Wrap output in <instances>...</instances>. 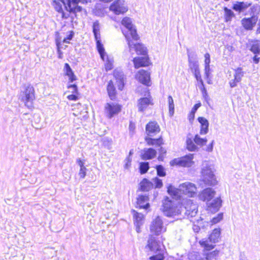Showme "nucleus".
Segmentation results:
<instances>
[{
    "mask_svg": "<svg viewBox=\"0 0 260 260\" xmlns=\"http://www.w3.org/2000/svg\"><path fill=\"white\" fill-rule=\"evenodd\" d=\"M121 24L124 27L122 29V32L127 42L130 51L134 49L138 54L147 56L146 48L142 44L135 43L133 42L137 41L139 37L136 29L132 24L131 19L128 17L123 18Z\"/></svg>",
    "mask_w": 260,
    "mask_h": 260,
    "instance_id": "f257e3e1",
    "label": "nucleus"
},
{
    "mask_svg": "<svg viewBox=\"0 0 260 260\" xmlns=\"http://www.w3.org/2000/svg\"><path fill=\"white\" fill-rule=\"evenodd\" d=\"M214 167L205 161L202 165V176L203 181L208 185H214L216 184V179L214 174Z\"/></svg>",
    "mask_w": 260,
    "mask_h": 260,
    "instance_id": "f03ea898",
    "label": "nucleus"
},
{
    "mask_svg": "<svg viewBox=\"0 0 260 260\" xmlns=\"http://www.w3.org/2000/svg\"><path fill=\"white\" fill-rule=\"evenodd\" d=\"M147 246L151 251L156 253L158 252V254L151 256L150 260H162L164 259L163 246L159 241H156L154 237L149 236Z\"/></svg>",
    "mask_w": 260,
    "mask_h": 260,
    "instance_id": "7ed1b4c3",
    "label": "nucleus"
},
{
    "mask_svg": "<svg viewBox=\"0 0 260 260\" xmlns=\"http://www.w3.org/2000/svg\"><path fill=\"white\" fill-rule=\"evenodd\" d=\"M179 209L181 211V214L183 213L187 218L194 217L198 212L197 204L190 199L184 201Z\"/></svg>",
    "mask_w": 260,
    "mask_h": 260,
    "instance_id": "20e7f679",
    "label": "nucleus"
},
{
    "mask_svg": "<svg viewBox=\"0 0 260 260\" xmlns=\"http://www.w3.org/2000/svg\"><path fill=\"white\" fill-rule=\"evenodd\" d=\"M173 202L168 197H166L162 201V210L164 214L168 217H173L181 215V211L179 207L175 206Z\"/></svg>",
    "mask_w": 260,
    "mask_h": 260,
    "instance_id": "39448f33",
    "label": "nucleus"
},
{
    "mask_svg": "<svg viewBox=\"0 0 260 260\" xmlns=\"http://www.w3.org/2000/svg\"><path fill=\"white\" fill-rule=\"evenodd\" d=\"M21 96V100L25 103V106L28 108H31L32 107L33 101L35 99L34 87L30 85L27 86Z\"/></svg>",
    "mask_w": 260,
    "mask_h": 260,
    "instance_id": "423d86ee",
    "label": "nucleus"
},
{
    "mask_svg": "<svg viewBox=\"0 0 260 260\" xmlns=\"http://www.w3.org/2000/svg\"><path fill=\"white\" fill-rule=\"evenodd\" d=\"M193 158V154H189L181 157L174 158L170 161L171 166H178L183 167H190L193 164L192 159Z\"/></svg>",
    "mask_w": 260,
    "mask_h": 260,
    "instance_id": "0eeeda50",
    "label": "nucleus"
},
{
    "mask_svg": "<svg viewBox=\"0 0 260 260\" xmlns=\"http://www.w3.org/2000/svg\"><path fill=\"white\" fill-rule=\"evenodd\" d=\"M188 58V66L191 73L194 76L199 77L201 74L198 61L197 60V54L193 52H190L187 50Z\"/></svg>",
    "mask_w": 260,
    "mask_h": 260,
    "instance_id": "6e6552de",
    "label": "nucleus"
},
{
    "mask_svg": "<svg viewBox=\"0 0 260 260\" xmlns=\"http://www.w3.org/2000/svg\"><path fill=\"white\" fill-rule=\"evenodd\" d=\"M179 190L180 193L190 197H193L197 193L196 185L193 183L188 182L181 184L179 186Z\"/></svg>",
    "mask_w": 260,
    "mask_h": 260,
    "instance_id": "1a4fd4ad",
    "label": "nucleus"
},
{
    "mask_svg": "<svg viewBox=\"0 0 260 260\" xmlns=\"http://www.w3.org/2000/svg\"><path fill=\"white\" fill-rule=\"evenodd\" d=\"M121 110V107L118 104L114 103H107L105 106V113L108 118H112L118 114Z\"/></svg>",
    "mask_w": 260,
    "mask_h": 260,
    "instance_id": "9d476101",
    "label": "nucleus"
},
{
    "mask_svg": "<svg viewBox=\"0 0 260 260\" xmlns=\"http://www.w3.org/2000/svg\"><path fill=\"white\" fill-rule=\"evenodd\" d=\"M67 5L66 9L70 12L77 13L80 12L82 10V8L78 4L79 3L82 4L87 3V0H67Z\"/></svg>",
    "mask_w": 260,
    "mask_h": 260,
    "instance_id": "9b49d317",
    "label": "nucleus"
},
{
    "mask_svg": "<svg viewBox=\"0 0 260 260\" xmlns=\"http://www.w3.org/2000/svg\"><path fill=\"white\" fill-rule=\"evenodd\" d=\"M110 10L116 15L123 14L127 11L124 0H117L114 2L110 7Z\"/></svg>",
    "mask_w": 260,
    "mask_h": 260,
    "instance_id": "f8f14e48",
    "label": "nucleus"
},
{
    "mask_svg": "<svg viewBox=\"0 0 260 260\" xmlns=\"http://www.w3.org/2000/svg\"><path fill=\"white\" fill-rule=\"evenodd\" d=\"M136 79L142 84L150 86L151 85L150 73L148 71L141 70L136 75Z\"/></svg>",
    "mask_w": 260,
    "mask_h": 260,
    "instance_id": "ddd939ff",
    "label": "nucleus"
},
{
    "mask_svg": "<svg viewBox=\"0 0 260 260\" xmlns=\"http://www.w3.org/2000/svg\"><path fill=\"white\" fill-rule=\"evenodd\" d=\"M163 226L162 219L159 216H157L153 220L150 225V231L155 235H159L163 231H165Z\"/></svg>",
    "mask_w": 260,
    "mask_h": 260,
    "instance_id": "4468645a",
    "label": "nucleus"
},
{
    "mask_svg": "<svg viewBox=\"0 0 260 260\" xmlns=\"http://www.w3.org/2000/svg\"><path fill=\"white\" fill-rule=\"evenodd\" d=\"M234 72V78L230 80L229 81V84L231 88H234L237 86V84L241 82L245 74L242 69L240 67L235 69Z\"/></svg>",
    "mask_w": 260,
    "mask_h": 260,
    "instance_id": "2eb2a0df",
    "label": "nucleus"
},
{
    "mask_svg": "<svg viewBox=\"0 0 260 260\" xmlns=\"http://www.w3.org/2000/svg\"><path fill=\"white\" fill-rule=\"evenodd\" d=\"M215 193V192L212 188H207L199 194V198L200 200L208 203L214 197Z\"/></svg>",
    "mask_w": 260,
    "mask_h": 260,
    "instance_id": "dca6fc26",
    "label": "nucleus"
},
{
    "mask_svg": "<svg viewBox=\"0 0 260 260\" xmlns=\"http://www.w3.org/2000/svg\"><path fill=\"white\" fill-rule=\"evenodd\" d=\"M222 201L220 198H217L211 202L207 203V210L211 212L218 211L221 206Z\"/></svg>",
    "mask_w": 260,
    "mask_h": 260,
    "instance_id": "f3484780",
    "label": "nucleus"
},
{
    "mask_svg": "<svg viewBox=\"0 0 260 260\" xmlns=\"http://www.w3.org/2000/svg\"><path fill=\"white\" fill-rule=\"evenodd\" d=\"M146 133L149 137H153L160 131L158 124L155 122H150L146 126Z\"/></svg>",
    "mask_w": 260,
    "mask_h": 260,
    "instance_id": "a211bd4d",
    "label": "nucleus"
},
{
    "mask_svg": "<svg viewBox=\"0 0 260 260\" xmlns=\"http://www.w3.org/2000/svg\"><path fill=\"white\" fill-rule=\"evenodd\" d=\"M156 153V151L153 148H144L141 151V157L143 160H149L154 158Z\"/></svg>",
    "mask_w": 260,
    "mask_h": 260,
    "instance_id": "6ab92c4d",
    "label": "nucleus"
},
{
    "mask_svg": "<svg viewBox=\"0 0 260 260\" xmlns=\"http://www.w3.org/2000/svg\"><path fill=\"white\" fill-rule=\"evenodd\" d=\"M133 62L135 68L148 66L149 64V59L148 56L137 57L133 59Z\"/></svg>",
    "mask_w": 260,
    "mask_h": 260,
    "instance_id": "aec40b11",
    "label": "nucleus"
},
{
    "mask_svg": "<svg viewBox=\"0 0 260 260\" xmlns=\"http://www.w3.org/2000/svg\"><path fill=\"white\" fill-rule=\"evenodd\" d=\"M114 76L118 82V89L122 90L124 85V75L123 72L121 70L116 69L114 71Z\"/></svg>",
    "mask_w": 260,
    "mask_h": 260,
    "instance_id": "412c9836",
    "label": "nucleus"
},
{
    "mask_svg": "<svg viewBox=\"0 0 260 260\" xmlns=\"http://www.w3.org/2000/svg\"><path fill=\"white\" fill-rule=\"evenodd\" d=\"M151 98L145 97L140 99L138 102V107L139 111H144L149 105H152Z\"/></svg>",
    "mask_w": 260,
    "mask_h": 260,
    "instance_id": "4be33fe9",
    "label": "nucleus"
},
{
    "mask_svg": "<svg viewBox=\"0 0 260 260\" xmlns=\"http://www.w3.org/2000/svg\"><path fill=\"white\" fill-rule=\"evenodd\" d=\"M148 196L146 194L139 196L137 198V205L139 208L147 209L150 206L148 203Z\"/></svg>",
    "mask_w": 260,
    "mask_h": 260,
    "instance_id": "5701e85b",
    "label": "nucleus"
},
{
    "mask_svg": "<svg viewBox=\"0 0 260 260\" xmlns=\"http://www.w3.org/2000/svg\"><path fill=\"white\" fill-rule=\"evenodd\" d=\"M251 3L249 2H237L235 4H234L233 6V9L235 11L238 12L239 13H241L243 12L244 10H246L248 7L251 6Z\"/></svg>",
    "mask_w": 260,
    "mask_h": 260,
    "instance_id": "b1692460",
    "label": "nucleus"
},
{
    "mask_svg": "<svg viewBox=\"0 0 260 260\" xmlns=\"http://www.w3.org/2000/svg\"><path fill=\"white\" fill-rule=\"evenodd\" d=\"M44 254V260H58L56 256L57 251L53 248H46Z\"/></svg>",
    "mask_w": 260,
    "mask_h": 260,
    "instance_id": "393cba45",
    "label": "nucleus"
},
{
    "mask_svg": "<svg viewBox=\"0 0 260 260\" xmlns=\"http://www.w3.org/2000/svg\"><path fill=\"white\" fill-rule=\"evenodd\" d=\"M63 71L65 75L68 77L70 82L72 83L77 80V77L68 63L64 64Z\"/></svg>",
    "mask_w": 260,
    "mask_h": 260,
    "instance_id": "a878e982",
    "label": "nucleus"
},
{
    "mask_svg": "<svg viewBox=\"0 0 260 260\" xmlns=\"http://www.w3.org/2000/svg\"><path fill=\"white\" fill-rule=\"evenodd\" d=\"M201 124L200 134L205 135L208 132L209 122L207 119L203 117H200L198 119Z\"/></svg>",
    "mask_w": 260,
    "mask_h": 260,
    "instance_id": "bb28decb",
    "label": "nucleus"
},
{
    "mask_svg": "<svg viewBox=\"0 0 260 260\" xmlns=\"http://www.w3.org/2000/svg\"><path fill=\"white\" fill-rule=\"evenodd\" d=\"M243 27L247 30L251 29L256 23V19L254 16L249 18H243L242 21Z\"/></svg>",
    "mask_w": 260,
    "mask_h": 260,
    "instance_id": "cd10ccee",
    "label": "nucleus"
},
{
    "mask_svg": "<svg viewBox=\"0 0 260 260\" xmlns=\"http://www.w3.org/2000/svg\"><path fill=\"white\" fill-rule=\"evenodd\" d=\"M140 189L142 191H147L153 187V183L145 178L140 182Z\"/></svg>",
    "mask_w": 260,
    "mask_h": 260,
    "instance_id": "c85d7f7f",
    "label": "nucleus"
},
{
    "mask_svg": "<svg viewBox=\"0 0 260 260\" xmlns=\"http://www.w3.org/2000/svg\"><path fill=\"white\" fill-rule=\"evenodd\" d=\"M145 141L148 145H155L159 147L163 144V140L161 137L158 139H153L147 137L145 138Z\"/></svg>",
    "mask_w": 260,
    "mask_h": 260,
    "instance_id": "c756f323",
    "label": "nucleus"
},
{
    "mask_svg": "<svg viewBox=\"0 0 260 260\" xmlns=\"http://www.w3.org/2000/svg\"><path fill=\"white\" fill-rule=\"evenodd\" d=\"M100 28L101 25L99 21L96 20L93 22L92 24V32L95 39H99L101 38Z\"/></svg>",
    "mask_w": 260,
    "mask_h": 260,
    "instance_id": "7c9ffc66",
    "label": "nucleus"
},
{
    "mask_svg": "<svg viewBox=\"0 0 260 260\" xmlns=\"http://www.w3.org/2000/svg\"><path fill=\"white\" fill-rule=\"evenodd\" d=\"M132 212L133 214L135 224L142 225L143 220L144 219V215L141 213L137 212L134 210H132Z\"/></svg>",
    "mask_w": 260,
    "mask_h": 260,
    "instance_id": "2f4dec72",
    "label": "nucleus"
},
{
    "mask_svg": "<svg viewBox=\"0 0 260 260\" xmlns=\"http://www.w3.org/2000/svg\"><path fill=\"white\" fill-rule=\"evenodd\" d=\"M95 40L96 41L97 50L100 55V57L103 60L105 61V56L106 55V52L103 45L101 42V38L99 39Z\"/></svg>",
    "mask_w": 260,
    "mask_h": 260,
    "instance_id": "473e14b6",
    "label": "nucleus"
},
{
    "mask_svg": "<svg viewBox=\"0 0 260 260\" xmlns=\"http://www.w3.org/2000/svg\"><path fill=\"white\" fill-rule=\"evenodd\" d=\"M220 235V230L215 229L209 237L210 242L216 243L218 241Z\"/></svg>",
    "mask_w": 260,
    "mask_h": 260,
    "instance_id": "72a5a7b5",
    "label": "nucleus"
},
{
    "mask_svg": "<svg viewBox=\"0 0 260 260\" xmlns=\"http://www.w3.org/2000/svg\"><path fill=\"white\" fill-rule=\"evenodd\" d=\"M215 243L210 242L209 238L208 239H202L200 241V245L205 248L206 250H210L214 247Z\"/></svg>",
    "mask_w": 260,
    "mask_h": 260,
    "instance_id": "f704fd0d",
    "label": "nucleus"
},
{
    "mask_svg": "<svg viewBox=\"0 0 260 260\" xmlns=\"http://www.w3.org/2000/svg\"><path fill=\"white\" fill-rule=\"evenodd\" d=\"M107 89L110 98L113 100L116 94V89L111 80L108 82Z\"/></svg>",
    "mask_w": 260,
    "mask_h": 260,
    "instance_id": "c9c22d12",
    "label": "nucleus"
},
{
    "mask_svg": "<svg viewBox=\"0 0 260 260\" xmlns=\"http://www.w3.org/2000/svg\"><path fill=\"white\" fill-rule=\"evenodd\" d=\"M168 193L173 197V198L178 199L180 197V190L178 188L173 187L172 185H169L168 187Z\"/></svg>",
    "mask_w": 260,
    "mask_h": 260,
    "instance_id": "e433bc0d",
    "label": "nucleus"
},
{
    "mask_svg": "<svg viewBox=\"0 0 260 260\" xmlns=\"http://www.w3.org/2000/svg\"><path fill=\"white\" fill-rule=\"evenodd\" d=\"M186 148L189 151H196L198 150V147L194 144L193 141L190 138H187L186 141Z\"/></svg>",
    "mask_w": 260,
    "mask_h": 260,
    "instance_id": "4c0bfd02",
    "label": "nucleus"
},
{
    "mask_svg": "<svg viewBox=\"0 0 260 260\" xmlns=\"http://www.w3.org/2000/svg\"><path fill=\"white\" fill-rule=\"evenodd\" d=\"M224 11L225 13V21H230L232 18L235 16L234 13L231 9H229L226 7H224Z\"/></svg>",
    "mask_w": 260,
    "mask_h": 260,
    "instance_id": "58836bf2",
    "label": "nucleus"
},
{
    "mask_svg": "<svg viewBox=\"0 0 260 260\" xmlns=\"http://www.w3.org/2000/svg\"><path fill=\"white\" fill-rule=\"evenodd\" d=\"M149 169L148 162H141L140 163L139 170L141 174H145Z\"/></svg>",
    "mask_w": 260,
    "mask_h": 260,
    "instance_id": "ea45409f",
    "label": "nucleus"
},
{
    "mask_svg": "<svg viewBox=\"0 0 260 260\" xmlns=\"http://www.w3.org/2000/svg\"><path fill=\"white\" fill-rule=\"evenodd\" d=\"M113 59L107 56V59L105 63V70L107 72L111 70L113 68Z\"/></svg>",
    "mask_w": 260,
    "mask_h": 260,
    "instance_id": "a19ab883",
    "label": "nucleus"
},
{
    "mask_svg": "<svg viewBox=\"0 0 260 260\" xmlns=\"http://www.w3.org/2000/svg\"><path fill=\"white\" fill-rule=\"evenodd\" d=\"M194 142L198 145L202 146L207 142V139L202 138L198 135H196L193 139Z\"/></svg>",
    "mask_w": 260,
    "mask_h": 260,
    "instance_id": "79ce46f5",
    "label": "nucleus"
},
{
    "mask_svg": "<svg viewBox=\"0 0 260 260\" xmlns=\"http://www.w3.org/2000/svg\"><path fill=\"white\" fill-rule=\"evenodd\" d=\"M168 105H169V114L170 116H173L174 113V100L172 96L169 95L168 96Z\"/></svg>",
    "mask_w": 260,
    "mask_h": 260,
    "instance_id": "37998d69",
    "label": "nucleus"
},
{
    "mask_svg": "<svg viewBox=\"0 0 260 260\" xmlns=\"http://www.w3.org/2000/svg\"><path fill=\"white\" fill-rule=\"evenodd\" d=\"M251 51L255 54H258L260 52V41H256L255 42L251 47Z\"/></svg>",
    "mask_w": 260,
    "mask_h": 260,
    "instance_id": "c03bdc74",
    "label": "nucleus"
},
{
    "mask_svg": "<svg viewBox=\"0 0 260 260\" xmlns=\"http://www.w3.org/2000/svg\"><path fill=\"white\" fill-rule=\"evenodd\" d=\"M93 14L98 17H103L105 16V11L103 8H99L98 6H95L93 11Z\"/></svg>",
    "mask_w": 260,
    "mask_h": 260,
    "instance_id": "a18cd8bd",
    "label": "nucleus"
},
{
    "mask_svg": "<svg viewBox=\"0 0 260 260\" xmlns=\"http://www.w3.org/2000/svg\"><path fill=\"white\" fill-rule=\"evenodd\" d=\"M157 175L160 177L166 176V172L164 167L161 165H158L156 167Z\"/></svg>",
    "mask_w": 260,
    "mask_h": 260,
    "instance_id": "49530a36",
    "label": "nucleus"
},
{
    "mask_svg": "<svg viewBox=\"0 0 260 260\" xmlns=\"http://www.w3.org/2000/svg\"><path fill=\"white\" fill-rule=\"evenodd\" d=\"M153 185H155V188H161L162 186V180L157 177L153 179Z\"/></svg>",
    "mask_w": 260,
    "mask_h": 260,
    "instance_id": "de8ad7c7",
    "label": "nucleus"
},
{
    "mask_svg": "<svg viewBox=\"0 0 260 260\" xmlns=\"http://www.w3.org/2000/svg\"><path fill=\"white\" fill-rule=\"evenodd\" d=\"M223 218V214L219 213L216 217L212 218L211 220L212 224H215L219 222Z\"/></svg>",
    "mask_w": 260,
    "mask_h": 260,
    "instance_id": "09e8293b",
    "label": "nucleus"
},
{
    "mask_svg": "<svg viewBox=\"0 0 260 260\" xmlns=\"http://www.w3.org/2000/svg\"><path fill=\"white\" fill-rule=\"evenodd\" d=\"M200 90L201 91L203 98L206 102H208L210 98L209 97L206 88L203 87L202 89H201Z\"/></svg>",
    "mask_w": 260,
    "mask_h": 260,
    "instance_id": "8fccbe9b",
    "label": "nucleus"
},
{
    "mask_svg": "<svg viewBox=\"0 0 260 260\" xmlns=\"http://www.w3.org/2000/svg\"><path fill=\"white\" fill-rule=\"evenodd\" d=\"M74 35V32L73 31H70V34L68 35L66 38H64L63 42L67 44L70 43L69 41L73 39Z\"/></svg>",
    "mask_w": 260,
    "mask_h": 260,
    "instance_id": "3c124183",
    "label": "nucleus"
},
{
    "mask_svg": "<svg viewBox=\"0 0 260 260\" xmlns=\"http://www.w3.org/2000/svg\"><path fill=\"white\" fill-rule=\"evenodd\" d=\"M124 161H125L124 168L127 169L131 166V162H132V158H131V157L127 156L125 159Z\"/></svg>",
    "mask_w": 260,
    "mask_h": 260,
    "instance_id": "603ef678",
    "label": "nucleus"
},
{
    "mask_svg": "<svg viewBox=\"0 0 260 260\" xmlns=\"http://www.w3.org/2000/svg\"><path fill=\"white\" fill-rule=\"evenodd\" d=\"M194 77H195L196 79L197 80V81L200 84V85H199V87L200 89H202L203 87H205L203 80H202V79L201 78V75L199 74V78H198V77L197 78V76H194Z\"/></svg>",
    "mask_w": 260,
    "mask_h": 260,
    "instance_id": "864d4df0",
    "label": "nucleus"
},
{
    "mask_svg": "<svg viewBox=\"0 0 260 260\" xmlns=\"http://www.w3.org/2000/svg\"><path fill=\"white\" fill-rule=\"evenodd\" d=\"M205 78H209V77L210 76L211 70L210 69V66H205Z\"/></svg>",
    "mask_w": 260,
    "mask_h": 260,
    "instance_id": "5fc2aeb1",
    "label": "nucleus"
},
{
    "mask_svg": "<svg viewBox=\"0 0 260 260\" xmlns=\"http://www.w3.org/2000/svg\"><path fill=\"white\" fill-rule=\"evenodd\" d=\"M205 66H210V55L209 53H206L205 55Z\"/></svg>",
    "mask_w": 260,
    "mask_h": 260,
    "instance_id": "6e6d98bb",
    "label": "nucleus"
},
{
    "mask_svg": "<svg viewBox=\"0 0 260 260\" xmlns=\"http://www.w3.org/2000/svg\"><path fill=\"white\" fill-rule=\"evenodd\" d=\"M86 168L85 167H82L80 168V171L79 173V175L80 178H84L86 174Z\"/></svg>",
    "mask_w": 260,
    "mask_h": 260,
    "instance_id": "4d7b16f0",
    "label": "nucleus"
},
{
    "mask_svg": "<svg viewBox=\"0 0 260 260\" xmlns=\"http://www.w3.org/2000/svg\"><path fill=\"white\" fill-rule=\"evenodd\" d=\"M250 14L252 15V16H253L255 13L258 12L259 7L257 5H253L250 8Z\"/></svg>",
    "mask_w": 260,
    "mask_h": 260,
    "instance_id": "13d9d810",
    "label": "nucleus"
},
{
    "mask_svg": "<svg viewBox=\"0 0 260 260\" xmlns=\"http://www.w3.org/2000/svg\"><path fill=\"white\" fill-rule=\"evenodd\" d=\"M68 88L69 89H72V93H77L78 94V87L77 86L76 84H71L68 86Z\"/></svg>",
    "mask_w": 260,
    "mask_h": 260,
    "instance_id": "bf43d9fd",
    "label": "nucleus"
},
{
    "mask_svg": "<svg viewBox=\"0 0 260 260\" xmlns=\"http://www.w3.org/2000/svg\"><path fill=\"white\" fill-rule=\"evenodd\" d=\"M78 94L77 93H73L72 94L69 95L67 96L68 100L71 101H76L78 99Z\"/></svg>",
    "mask_w": 260,
    "mask_h": 260,
    "instance_id": "052dcab7",
    "label": "nucleus"
},
{
    "mask_svg": "<svg viewBox=\"0 0 260 260\" xmlns=\"http://www.w3.org/2000/svg\"><path fill=\"white\" fill-rule=\"evenodd\" d=\"M59 45H60L59 43L57 42L56 46H57V54H58V57L60 59H62L63 57V53L60 49Z\"/></svg>",
    "mask_w": 260,
    "mask_h": 260,
    "instance_id": "680f3d73",
    "label": "nucleus"
},
{
    "mask_svg": "<svg viewBox=\"0 0 260 260\" xmlns=\"http://www.w3.org/2000/svg\"><path fill=\"white\" fill-rule=\"evenodd\" d=\"M201 106V103H198V104H196L194 105V106L193 107V108H192L191 109V112L194 113H196V111H197V110L198 109V108Z\"/></svg>",
    "mask_w": 260,
    "mask_h": 260,
    "instance_id": "e2e57ef3",
    "label": "nucleus"
},
{
    "mask_svg": "<svg viewBox=\"0 0 260 260\" xmlns=\"http://www.w3.org/2000/svg\"><path fill=\"white\" fill-rule=\"evenodd\" d=\"M213 144H214V140L212 141V142L208 145L206 148V151L208 152H211L213 150Z\"/></svg>",
    "mask_w": 260,
    "mask_h": 260,
    "instance_id": "0e129e2a",
    "label": "nucleus"
},
{
    "mask_svg": "<svg viewBox=\"0 0 260 260\" xmlns=\"http://www.w3.org/2000/svg\"><path fill=\"white\" fill-rule=\"evenodd\" d=\"M158 152L159 153V154L160 155H165L167 153V150H166V149L162 147H160L159 149H158Z\"/></svg>",
    "mask_w": 260,
    "mask_h": 260,
    "instance_id": "69168bd1",
    "label": "nucleus"
},
{
    "mask_svg": "<svg viewBox=\"0 0 260 260\" xmlns=\"http://www.w3.org/2000/svg\"><path fill=\"white\" fill-rule=\"evenodd\" d=\"M194 115H195V113L192 112H190L189 115H188V119L189 120V121L191 122L193 120L194 118Z\"/></svg>",
    "mask_w": 260,
    "mask_h": 260,
    "instance_id": "338daca9",
    "label": "nucleus"
},
{
    "mask_svg": "<svg viewBox=\"0 0 260 260\" xmlns=\"http://www.w3.org/2000/svg\"><path fill=\"white\" fill-rule=\"evenodd\" d=\"M77 163L80 167V168L82 167H85L84 166V162L81 159H78L77 160Z\"/></svg>",
    "mask_w": 260,
    "mask_h": 260,
    "instance_id": "774afa93",
    "label": "nucleus"
}]
</instances>
